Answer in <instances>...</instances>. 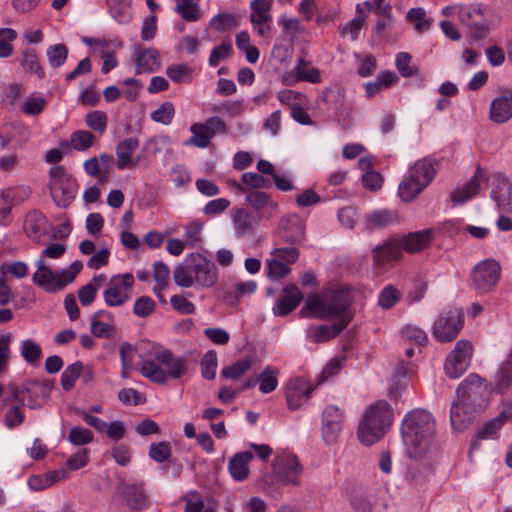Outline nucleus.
Returning a JSON list of instances; mask_svg holds the SVG:
<instances>
[{
  "label": "nucleus",
  "instance_id": "1",
  "mask_svg": "<svg viewBox=\"0 0 512 512\" xmlns=\"http://www.w3.org/2000/svg\"><path fill=\"white\" fill-rule=\"evenodd\" d=\"M351 291L348 286L339 285L308 296L299 314L305 318H319L322 320H343L348 317L349 323L353 315Z\"/></svg>",
  "mask_w": 512,
  "mask_h": 512
},
{
  "label": "nucleus",
  "instance_id": "2",
  "mask_svg": "<svg viewBox=\"0 0 512 512\" xmlns=\"http://www.w3.org/2000/svg\"><path fill=\"white\" fill-rule=\"evenodd\" d=\"M66 252V246L52 243L41 251L35 261L36 271L32 275L33 283L47 293H57L71 284L83 268L80 260H75L68 268L53 271L46 263V258L59 259Z\"/></svg>",
  "mask_w": 512,
  "mask_h": 512
},
{
  "label": "nucleus",
  "instance_id": "3",
  "mask_svg": "<svg viewBox=\"0 0 512 512\" xmlns=\"http://www.w3.org/2000/svg\"><path fill=\"white\" fill-rule=\"evenodd\" d=\"M486 392L485 380L477 374L468 375L456 390V400L451 404V426L464 431L482 409V395Z\"/></svg>",
  "mask_w": 512,
  "mask_h": 512
},
{
  "label": "nucleus",
  "instance_id": "4",
  "mask_svg": "<svg viewBox=\"0 0 512 512\" xmlns=\"http://www.w3.org/2000/svg\"><path fill=\"white\" fill-rule=\"evenodd\" d=\"M402 439L411 458L422 459L435 449V420L426 410L407 413L401 425Z\"/></svg>",
  "mask_w": 512,
  "mask_h": 512
},
{
  "label": "nucleus",
  "instance_id": "5",
  "mask_svg": "<svg viewBox=\"0 0 512 512\" xmlns=\"http://www.w3.org/2000/svg\"><path fill=\"white\" fill-rule=\"evenodd\" d=\"M141 358L140 373L156 384L163 385L169 379H179L187 373V359L175 356L168 349L156 350L153 359Z\"/></svg>",
  "mask_w": 512,
  "mask_h": 512
},
{
  "label": "nucleus",
  "instance_id": "6",
  "mask_svg": "<svg viewBox=\"0 0 512 512\" xmlns=\"http://www.w3.org/2000/svg\"><path fill=\"white\" fill-rule=\"evenodd\" d=\"M393 421V410L385 400L371 404L359 422L357 435L366 446L376 443L383 437Z\"/></svg>",
  "mask_w": 512,
  "mask_h": 512
},
{
  "label": "nucleus",
  "instance_id": "7",
  "mask_svg": "<svg viewBox=\"0 0 512 512\" xmlns=\"http://www.w3.org/2000/svg\"><path fill=\"white\" fill-rule=\"evenodd\" d=\"M439 166V161L431 156L417 160L399 183L401 200L410 202L415 199L435 178Z\"/></svg>",
  "mask_w": 512,
  "mask_h": 512
},
{
  "label": "nucleus",
  "instance_id": "8",
  "mask_svg": "<svg viewBox=\"0 0 512 512\" xmlns=\"http://www.w3.org/2000/svg\"><path fill=\"white\" fill-rule=\"evenodd\" d=\"M49 175V190L54 203L59 208H67L78 192L76 179L61 165L51 167Z\"/></svg>",
  "mask_w": 512,
  "mask_h": 512
},
{
  "label": "nucleus",
  "instance_id": "9",
  "mask_svg": "<svg viewBox=\"0 0 512 512\" xmlns=\"http://www.w3.org/2000/svg\"><path fill=\"white\" fill-rule=\"evenodd\" d=\"M135 279L132 273L113 275L106 283L103 299L108 307H121L130 299Z\"/></svg>",
  "mask_w": 512,
  "mask_h": 512
},
{
  "label": "nucleus",
  "instance_id": "10",
  "mask_svg": "<svg viewBox=\"0 0 512 512\" xmlns=\"http://www.w3.org/2000/svg\"><path fill=\"white\" fill-rule=\"evenodd\" d=\"M462 327V311L458 308H449L435 320L432 335L439 342H451L457 337Z\"/></svg>",
  "mask_w": 512,
  "mask_h": 512
},
{
  "label": "nucleus",
  "instance_id": "11",
  "mask_svg": "<svg viewBox=\"0 0 512 512\" xmlns=\"http://www.w3.org/2000/svg\"><path fill=\"white\" fill-rule=\"evenodd\" d=\"M192 137L185 141L186 146H195L197 148H206L217 133L226 134L228 132L225 121L218 117H209L204 123H194L190 127Z\"/></svg>",
  "mask_w": 512,
  "mask_h": 512
},
{
  "label": "nucleus",
  "instance_id": "12",
  "mask_svg": "<svg viewBox=\"0 0 512 512\" xmlns=\"http://www.w3.org/2000/svg\"><path fill=\"white\" fill-rule=\"evenodd\" d=\"M473 345L469 340H459L447 355L444 363L445 374L457 379L468 369L473 356Z\"/></svg>",
  "mask_w": 512,
  "mask_h": 512
},
{
  "label": "nucleus",
  "instance_id": "13",
  "mask_svg": "<svg viewBox=\"0 0 512 512\" xmlns=\"http://www.w3.org/2000/svg\"><path fill=\"white\" fill-rule=\"evenodd\" d=\"M271 255L273 258L267 260V275L271 280H279L290 273L289 265L297 261L299 250L296 247L275 248Z\"/></svg>",
  "mask_w": 512,
  "mask_h": 512
},
{
  "label": "nucleus",
  "instance_id": "14",
  "mask_svg": "<svg viewBox=\"0 0 512 512\" xmlns=\"http://www.w3.org/2000/svg\"><path fill=\"white\" fill-rule=\"evenodd\" d=\"M117 495L130 512H140L149 506V499L143 483H128L120 481L117 485Z\"/></svg>",
  "mask_w": 512,
  "mask_h": 512
},
{
  "label": "nucleus",
  "instance_id": "15",
  "mask_svg": "<svg viewBox=\"0 0 512 512\" xmlns=\"http://www.w3.org/2000/svg\"><path fill=\"white\" fill-rule=\"evenodd\" d=\"M192 272L195 284L209 288L218 281V269L216 264L200 253L190 254Z\"/></svg>",
  "mask_w": 512,
  "mask_h": 512
},
{
  "label": "nucleus",
  "instance_id": "16",
  "mask_svg": "<svg viewBox=\"0 0 512 512\" xmlns=\"http://www.w3.org/2000/svg\"><path fill=\"white\" fill-rule=\"evenodd\" d=\"M500 273L499 263L493 259H486L474 267L473 284L476 289L487 292L497 284Z\"/></svg>",
  "mask_w": 512,
  "mask_h": 512
},
{
  "label": "nucleus",
  "instance_id": "17",
  "mask_svg": "<svg viewBox=\"0 0 512 512\" xmlns=\"http://www.w3.org/2000/svg\"><path fill=\"white\" fill-rule=\"evenodd\" d=\"M345 419L343 410L336 405H328L322 413V436L327 444L336 442Z\"/></svg>",
  "mask_w": 512,
  "mask_h": 512
},
{
  "label": "nucleus",
  "instance_id": "18",
  "mask_svg": "<svg viewBox=\"0 0 512 512\" xmlns=\"http://www.w3.org/2000/svg\"><path fill=\"white\" fill-rule=\"evenodd\" d=\"M491 197L498 208L506 213H512V182L503 173H494L491 178Z\"/></svg>",
  "mask_w": 512,
  "mask_h": 512
},
{
  "label": "nucleus",
  "instance_id": "19",
  "mask_svg": "<svg viewBox=\"0 0 512 512\" xmlns=\"http://www.w3.org/2000/svg\"><path fill=\"white\" fill-rule=\"evenodd\" d=\"M29 138V128L23 124L6 123L0 127L1 150L21 148Z\"/></svg>",
  "mask_w": 512,
  "mask_h": 512
},
{
  "label": "nucleus",
  "instance_id": "20",
  "mask_svg": "<svg viewBox=\"0 0 512 512\" xmlns=\"http://www.w3.org/2000/svg\"><path fill=\"white\" fill-rule=\"evenodd\" d=\"M274 470L279 481L285 485L297 486L300 483L302 467L294 455L278 457Z\"/></svg>",
  "mask_w": 512,
  "mask_h": 512
},
{
  "label": "nucleus",
  "instance_id": "21",
  "mask_svg": "<svg viewBox=\"0 0 512 512\" xmlns=\"http://www.w3.org/2000/svg\"><path fill=\"white\" fill-rule=\"evenodd\" d=\"M279 236L289 244L299 245L305 240V223L297 214L282 217L279 222Z\"/></svg>",
  "mask_w": 512,
  "mask_h": 512
},
{
  "label": "nucleus",
  "instance_id": "22",
  "mask_svg": "<svg viewBox=\"0 0 512 512\" xmlns=\"http://www.w3.org/2000/svg\"><path fill=\"white\" fill-rule=\"evenodd\" d=\"M23 228L29 239L35 243H42L49 234L50 224L43 213L33 210L27 213Z\"/></svg>",
  "mask_w": 512,
  "mask_h": 512
},
{
  "label": "nucleus",
  "instance_id": "23",
  "mask_svg": "<svg viewBox=\"0 0 512 512\" xmlns=\"http://www.w3.org/2000/svg\"><path fill=\"white\" fill-rule=\"evenodd\" d=\"M53 385L49 380H28L23 384L24 405L35 409L41 405L40 400L47 399Z\"/></svg>",
  "mask_w": 512,
  "mask_h": 512
},
{
  "label": "nucleus",
  "instance_id": "24",
  "mask_svg": "<svg viewBox=\"0 0 512 512\" xmlns=\"http://www.w3.org/2000/svg\"><path fill=\"white\" fill-rule=\"evenodd\" d=\"M135 74L153 73L160 67L159 53L154 48H144L140 44L133 46Z\"/></svg>",
  "mask_w": 512,
  "mask_h": 512
},
{
  "label": "nucleus",
  "instance_id": "25",
  "mask_svg": "<svg viewBox=\"0 0 512 512\" xmlns=\"http://www.w3.org/2000/svg\"><path fill=\"white\" fill-rule=\"evenodd\" d=\"M313 388L302 378L292 379L286 386V400L287 406L291 410H296L302 407L311 394Z\"/></svg>",
  "mask_w": 512,
  "mask_h": 512
},
{
  "label": "nucleus",
  "instance_id": "26",
  "mask_svg": "<svg viewBox=\"0 0 512 512\" xmlns=\"http://www.w3.org/2000/svg\"><path fill=\"white\" fill-rule=\"evenodd\" d=\"M308 62L304 58L296 61L292 71L284 77L286 85H294L298 82L318 84L322 82L321 71L318 68H307Z\"/></svg>",
  "mask_w": 512,
  "mask_h": 512
},
{
  "label": "nucleus",
  "instance_id": "27",
  "mask_svg": "<svg viewBox=\"0 0 512 512\" xmlns=\"http://www.w3.org/2000/svg\"><path fill=\"white\" fill-rule=\"evenodd\" d=\"M283 297L277 300L273 307L275 316H286L295 310L303 300V293L294 284H288L283 289Z\"/></svg>",
  "mask_w": 512,
  "mask_h": 512
},
{
  "label": "nucleus",
  "instance_id": "28",
  "mask_svg": "<svg viewBox=\"0 0 512 512\" xmlns=\"http://www.w3.org/2000/svg\"><path fill=\"white\" fill-rule=\"evenodd\" d=\"M487 181H489L487 173L478 166L469 182H467L463 187L455 190L452 194V201L456 203H465L469 201L478 194L481 183Z\"/></svg>",
  "mask_w": 512,
  "mask_h": 512
},
{
  "label": "nucleus",
  "instance_id": "29",
  "mask_svg": "<svg viewBox=\"0 0 512 512\" xmlns=\"http://www.w3.org/2000/svg\"><path fill=\"white\" fill-rule=\"evenodd\" d=\"M489 118L497 124L506 123L512 118V91H505L491 102Z\"/></svg>",
  "mask_w": 512,
  "mask_h": 512
},
{
  "label": "nucleus",
  "instance_id": "30",
  "mask_svg": "<svg viewBox=\"0 0 512 512\" xmlns=\"http://www.w3.org/2000/svg\"><path fill=\"white\" fill-rule=\"evenodd\" d=\"M349 325L348 317L343 320H337L331 325H319L311 327L308 337L314 343L327 342L338 336Z\"/></svg>",
  "mask_w": 512,
  "mask_h": 512
},
{
  "label": "nucleus",
  "instance_id": "31",
  "mask_svg": "<svg viewBox=\"0 0 512 512\" xmlns=\"http://www.w3.org/2000/svg\"><path fill=\"white\" fill-rule=\"evenodd\" d=\"M431 239V229L412 232L401 238H397L400 243L401 251L408 253H415L425 249L430 244Z\"/></svg>",
  "mask_w": 512,
  "mask_h": 512
},
{
  "label": "nucleus",
  "instance_id": "32",
  "mask_svg": "<svg viewBox=\"0 0 512 512\" xmlns=\"http://www.w3.org/2000/svg\"><path fill=\"white\" fill-rule=\"evenodd\" d=\"M506 422V413H500L497 417L486 422L481 429L478 430L475 437L471 441L470 451L480 448V441L487 439H496L498 431Z\"/></svg>",
  "mask_w": 512,
  "mask_h": 512
},
{
  "label": "nucleus",
  "instance_id": "33",
  "mask_svg": "<svg viewBox=\"0 0 512 512\" xmlns=\"http://www.w3.org/2000/svg\"><path fill=\"white\" fill-rule=\"evenodd\" d=\"M401 257L402 251L397 238L389 239L383 245L378 246L373 250L374 263L379 266H384L392 261H397Z\"/></svg>",
  "mask_w": 512,
  "mask_h": 512
},
{
  "label": "nucleus",
  "instance_id": "34",
  "mask_svg": "<svg viewBox=\"0 0 512 512\" xmlns=\"http://www.w3.org/2000/svg\"><path fill=\"white\" fill-rule=\"evenodd\" d=\"M253 457L254 455L250 451L238 452L233 455L229 461L228 469L234 480L242 481L248 477V465Z\"/></svg>",
  "mask_w": 512,
  "mask_h": 512
},
{
  "label": "nucleus",
  "instance_id": "35",
  "mask_svg": "<svg viewBox=\"0 0 512 512\" xmlns=\"http://www.w3.org/2000/svg\"><path fill=\"white\" fill-rule=\"evenodd\" d=\"M139 147V140L134 137L126 138L116 146V166L119 170L128 169L131 164L133 154Z\"/></svg>",
  "mask_w": 512,
  "mask_h": 512
},
{
  "label": "nucleus",
  "instance_id": "36",
  "mask_svg": "<svg viewBox=\"0 0 512 512\" xmlns=\"http://www.w3.org/2000/svg\"><path fill=\"white\" fill-rule=\"evenodd\" d=\"M484 7L480 3L459 5L458 18L467 27L475 26L484 20Z\"/></svg>",
  "mask_w": 512,
  "mask_h": 512
},
{
  "label": "nucleus",
  "instance_id": "37",
  "mask_svg": "<svg viewBox=\"0 0 512 512\" xmlns=\"http://www.w3.org/2000/svg\"><path fill=\"white\" fill-rule=\"evenodd\" d=\"M107 281L105 274L95 275L90 282L78 290V298L82 306L91 305L97 296L98 289Z\"/></svg>",
  "mask_w": 512,
  "mask_h": 512
},
{
  "label": "nucleus",
  "instance_id": "38",
  "mask_svg": "<svg viewBox=\"0 0 512 512\" xmlns=\"http://www.w3.org/2000/svg\"><path fill=\"white\" fill-rule=\"evenodd\" d=\"M232 220L238 236L250 235L254 231V217L253 215L243 209H232Z\"/></svg>",
  "mask_w": 512,
  "mask_h": 512
},
{
  "label": "nucleus",
  "instance_id": "39",
  "mask_svg": "<svg viewBox=\"0 0 512 512\" xmlns=\"http://www.w3.org/2000/svg\"><path fill=\"white\" fill-rule=\"evenodd\" d=\"M246 201L255 209H267L271 216L278 209V203L265 192L254 190L246 195Z\"/></svg>",
  "mask_w": 512,
  "mask_h": 512
},
{
  "label": "nucleus",
  "instance_id": "40",
  "mask_svg": "<svg viewBox=\"0 0 512 512\" xmlns=\"http://www.w3.org/2000/svg\"><path fill=\"white\" fill-rule=\"evenodd\" d=\"M96 142L95 135L88 130H77L70 136V141L62 143V147H72L76 151H86Z\"/></svg>",
  "mask_w": 512,
  "mask_h": 512
},
{
  "label": "nucleus",
  "instance_id": "41",
  "mask_svg": "<svg viewBox=\"0 0 512 512\" xmlns=\"http://www.w3.org/2000/svg\"><path fill=\"white\" fill-rule=\"evenodd\" d=\"M111 16L121 24H127L132 19L131 0H108Z\"/></svg>",
  "mask_w": 512,
  "mask_h": 512
},
{
  "label": "nucleus",
  "instance_id": "42",
  "mask_svg": "<svg viewBox=\"0 0 512 512\" xmlns=\"http://www.w3.org/2000/svg\"><path fill=\"white\" fill-rule=\"evenodd\" d=\"M209 111L213 114H221L228 117H236L244 111V101L227 100L224 102L213 103L210 104Z\"/></svg>",
  "mask_w": 512,
  "mask_h": 512
},
{
  "label": "nucleus",
  "instance_id": "43",
  "mask_svg": "<svg viewBox=\"0 0 512 512\" xmlns=\"http://www.w3.org/2000/svg\"><path fill=\"white\" fill-rule=\"evenodd\" d=\"M512 386V362L505 360L500 364L495 373V390L499 393L506 392Z\"/></svg>",
  "mask_w": 512,
  "mask_h": 512
},
{
  "label": "nucleus",
  "instance_id": "44",
  "mask_svg": "<svg viewBox=\"0 0 512 512\" xmlns=\"http://www.w3.org/2000/svg\"><path fill=\"white\" fill-rule=\"evenodd\" d=\"M279 369L266 366L257 377L259 390L263 394L273 392L278 386Z\"/></svg>",
  "mask_w": 512,
  "mask_h": 512
},
{
  "label": "nucleus",
  "instance_id": "45",
  "mask_svg": "<svg viewBox=\"0 0 512 512\" xmlns=\"http://www.w3.org/2000/svg\"><path fill=\"white\" fill-rule=\"evenodd\" d=\"M397 222V215L390 210H377L366 216L369 228H383Z\"/></svg>",
  "mask_w": 512,
  "mask_h": 512
},
{
  "label": "nucleus",
  "instance_id": "46",
  "mask_svg": "<svg viewBox=\"0 0 512 512\" xmlns=\"http://www.w3.org/2000/svg\"><path fill=\"white\" fill-rule=\"evenodd\" d=\"M176 12L188 22H194L200 19L201 12L198 3L195 0H175Z\"/></svg>",
  "mask_w": 512,
  "mask_h": 512
},
{
  "label": "nucleus",
  "instance_id": "47",
  "mask_svg": "<svg viewBox=\"0 0 512 512\" xmlns=\"http://www.w3.org/2000/svg\"><path fill=\"white\" fill-rule=\"evenodd\" d=\"M20 355L27 364L35 365L42 356V349L33 339H25L20 345Z\"/></svg>",
  "mask_w": 512,
  "mask_h": 512
},
{
  "label": "nucleus",
  "instance_id": "48",
  "mask_svg": "<svg viewBox=\"0 0 512 512\" xmlns=\"http://www.w3.org/2000/svg\"><path fill=\"white\" fill-rule=\"evenodd\" d=\"M193 68L189 65L172 64L166 68V75L175 83H189L192 81Z\"/></svg>",
  "mask_w": 512,
  "mask_h": 512
},
{
  "label": "nucleus",
  "instance_id": "49",
  "mask_svg": "<svg viewBox=\"0 0 512 512\" xmlns=\"http://www.w3.org/2000/svg\"><path fill=\"white\" fill-rule=\"evenodd\" d=\"M186 262V266L179 265L174 269L173 279L176 285L189 288L195 284L190 256L187 258Z\"/></svg>",
  "mask_w": 512,
  "mask_h": 512
},
{
  "label": "nucleus",
  "instance_id": "50",
  "mask_svg": "<svg viewBox=\"0 0 512 512\" xmlns=\"http://www.w3.org/2000/svg\"><path fill=\"white\" fill-rule=\"evenodd\" d=\"M252 366L250 358H244L236 361L230 366H226L221 370V376L226 379L236 380L242 377Z\"/></svg>",
  "mask_w": 512,
  "mask_h": 512
},
{
  "label": "nucleus",
  "instance_id": "51",
  "mask_svg": "<svg viewBox=\"0 0 512 512\" xmlns=\"http://www.w3.org/2000/svg\"><path fill=\"white\" fill-rule=\"evenodd\" d=\"M83 372V364L80 361H76L73 364L67 366L61 375V386L65 391H70L76 380Z\"/></svg>",
  "mask_w": 512,
  "mask_h": 512
},
{
  "label": "nucleus",
  "instance_id": "52",
  "mask_svg": "<svg viewBox=\"0 0 512 512\" xmlns=\"http://www.w3.org/2000/svg\"><path fill=\"white\" fill-rule=\"evenodd\" d=\"M108 118L107 115L100 110H93L86 114L85 124L94 132L102 135L107 128Z\"/></svg>",
  "mask_w": 512,
  "mask_h": 512
},
{
  "label": "nucleus",
  "instance_id": "53",
  "mask_svg": "<svg viewBox=\"0 0 512 512\" xmlns=\"http://www.w3.org/2000/svg\"><path fill=\"white\" fill-rule=\"evenodd\" d=\"M201 375L207 380H213L216 377L218 366L217 353L214 350L207 351L201 359Z\"/></svg>",
  "mask_w": 512,
  "mask_h": 512
},
{
  "label": "nucleus",
  "instance_id": "54",
  "mask_svg": "<svg viewBox=\"0 0 512 512\" xmlns=\"http://www.w3.org/2000/svg\"><path fill=\"white\" fill-rule=\"evenodd\" d=\"M21 63L26 72L34 73L40 79L45 76L44 69L40 65L38 57L34 50H25L23 52Z\"/></svg>",
  "mask_w": 512,
  "mask_h": 512
},
{
  "label": "nucleus",
  "instance_id": "55",
  "mask_svg": "<svg viewBox=\"0 0 512 512\" xmlns=\"http://www.w3.org/2000/svg\"><path fill=\"white\" fill-rule=\"evenodd\" d=\"M430 475L431 467L416 465L408 470L406 478L415 487H421L429 481Z\"/></svg>",
  "mask_w": 512,
  "mask_h": 512
},
{
  "label": "nucleus",
  "instance_id": "56",
  "mask_svg": "<svg viewBox=\"0 0 512 512\" xmlns=\"http://www.w3.org/2000/svg\"><path fill=\"white\" fill-rule=\"evenodd\" d=\"M67 439L75 446H84L91 443L94 436L89 429L82 426H74L70 429Z\"/></svg>",
  "mask_w": 512,
  "mask_h": 512
},
{
  "label": "nucleus",
  "instance_id": "57",
  "mask_svg": "<svg viewBox=\"0 0 512 512\" xmlns=\"http://www.w3.org/2000/svg\"><path fill=\"white\" fill-rule=\"evenodd\" d=\"M400 300V292L393 285L385 286L379 293L378 305L383 309H391Z\"/></svg>",
  "mask_w": 512,
  "mask_h": 512
},
{
  "label": "nucleus",
  "instance_id": "58",
  "mask_svg": "<svg viewBox=\"0 0 512 512\" xmlns=\"http://www.w3.org/2000/svg\"><path fill=\"white\" fill-rule=\"evenodd\" d=\"M46 54L49 64L53 68H59L68 57V49L64 44H55L48 47Z\"/></svg>",
  "mask_w": 512,
  "mask_h": 512
},
{
  "label": "nucleus",
  "instance_id": "59",
  "mask_svg": "<svg viewBox=\"0 0 512 512\" xmlns=\"http://www.w3.org/2000/svg\"><path fill=\"white\" fill-rule=\"evenodd\" d=\"M17 38V32L12 28L0 29V58L12 55L14 48L11 44Z\"/></svg>",
  "mask_w": 512,
  "mask_h": 512
},
{
  "label": "nucleus",
  "instance_id": "60",
  "mask_svg": "<svg viewBox=\"0 0 512 512\" xmlns=\"http://www.w3.org/2000/svg\"><path fill=\"white\" fill-rule=\"evenodd\" d=\"M232 54V44L230 42H222L212 49L208 63L211 67H217L222 60L230 58Z\"/></svg>",
  "mask_w": 512,
  "mask_h": 512
},
{
  "label": "nucleus",
  "instance_id": "61",
  "mask_svg": "<svg viewBox=\"0 0 512 512\" xmlns=\"http://www.w3.org/2000/svg\"><path fill=\"white\" fill-rule=\"evenodd\" d=\"M175 114L174 106L171 102H163L155 111L150 115L154 122L161 123L163 125H169Z\"/></svg>",
  "mask_w": 512,
  "mask_h": 512
},
{
  "label": "nucleus",
  "instance_id": "62",
  "mask_svg": "<svg viewBox=\"0 0 512 512\" xmlns=\"http://www.w3.org/2000/svg\"><path fill=\"white\" fill-rule=\"evenodd\" d=\"M257 283L253 280H249L246 282H239L236 283L233 287H231L226 292V298L229 300L230 298H233L235 300H238L239 298L253 294L256 291Z\"/></svg>",
  "mask_w": 512,
  "mask_h": 512
},
{
  "label": "nucleus",
  "instance_id": "63",
  "mask_svg": "<svg viewBox=\"0 0 512 512\" xmlns=\"http://www.w3.org/2000/svg\"><path fill=\"white\" fill-rule=\"evenodd\" d=\"M126 431L127 428L123 421L114 420L109 423L106 422L102 434L111 441L118 442L124 438Z\"/></svg>",
  "mask_w": 512,
  "mask_h": 512
},
{
  "label": "nucleus",
  "instance_id": "64",
  "mask_svg": "<svg viewBox=\"0 0 512 512\" xmlns=\"http://www.w3.org/2000/svg\"><path fill=\"white\" fill-rule=\"evenodd\" d=\"M90 330L91 333L98 338H112L116 333L114 324L103 323L93 317L90 319Z\"/></svg>",
  "mask_w": 512,
  "mask_h": 512
}]
</instances>
